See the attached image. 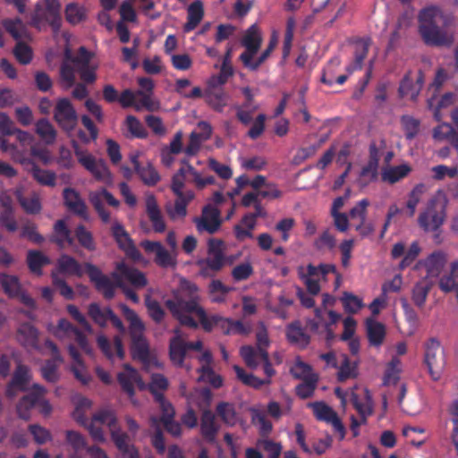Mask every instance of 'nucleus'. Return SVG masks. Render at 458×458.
<instances>
[{"mask_svg":"<svg viewBox=\"0 0 458 458\" xmlns=\"http://www.w3.org/2000/svg\"><path fill=\"white\" fill-rule=\"evenodd\" d=\"M63 360H57L55 358L47 360L41 368L42 377L45 380L51 383H55L59 379L58 367Z\"/></svg>","mask_w":458,"mask_h":458,"instance_id":"obj_52","label":"nucleus"},{"mask_svg":"<svg viewBox=\"0 0 458 458\" xmlns=\"http://www.w3.org/2000/svg\"><path fill=\"white\" fill-rule=\"evenodd\" d=\"M207 103L217 112H222L227 104V95L222 90H213L206 96Z\"/></svg>","mask_w":458,"mask_h":458,"instance_id":"obj_54","label":"nucleus"},{"mask_svg":"<svg viewBox=\"0 0 458 458\" xmlns=\"http://www.w3.org/2000/svg\"><path fill=\"white\" fill-rule=\"evenodd\" d=\"M240 354L248 367L252 369L258 367L259 360H260L259 349L243 345L240 349Z\"/></svg>","mask_w":458,"mask_h":458,"instance_id":"obj_59","label":"nucleus"},{"mask_svg":"<svg viewBox=\"0 0 458 458\" xmlns=\"http://www.w3.org/2000/svg\"><path fill=\"white\" fill-rule=\"evenodd\" d=\"M286 336L290 343L305 348L310 341V337L301 327L300 321L291 323L286 329Z\"/></svg>","mask_w":458,"mask_h":458,"instance_id":"obj_30","label":"nucleus"},{"mask_svg":"<svg viewBox=\"0 0 458 458\" xmlns=\"http://www.w3.org/2000/svg\"><path fill=\"white\" fill-rule=\"evenodd\" d=\"M165 305L182 326L192 329L200 326L208 333L219 328L224 335H230L231 318L219 314L208 315L200 304L199 288L195 283L182 279L179 288L173 293L171 299L165 301Z\"/></svg>","mask_w":458,"mask_h":458,"instance_id":"obj_1","label":"nucleus"},{"mask_svg":"<svg viewBox=\"0 0 458 458\" xmlns=\"http://www.w3.org/2000/svg\"><path fill=\"white\" fill-rule=\"evenodd\" d=\"M233 369L237 375L238 379L241 380L246 386L259 389L264 385L270 384V379H260L254 376L253 374L247 373L240 366L235 365L233 367Z\"/></svg>","mask_w":458,"mask_h":458,"instance_id":"obj_44","label":"nucleus"},{"mask_svg":"<svg viewBox=\"0 0 458 458\" xmlns=\"http://www.w3.org/2000/svg\"><path fill=\"white\" fill-rule=\"evenodd\" d=\"M291 375L296 379H301L311 377H318L317 373L313 372L312 367L308 363L302 361L300 358H297L294 364L290 369Z\"/></svg>","mask_w":458,"mask_h":458,"instance_id":"obj_48","label":"nucleus"},{"mask_svg":"<svg viewBox=\"0 0 458 458\" xmlns=\"http://www.w3.org/2000/svg\"><path fill=\"white\" fill-rule=\"evenodd\" d=\"M430 289L431 284L426 280L420 281L414 285L411 299L417 307L424 306Z\"/></svg>","mask_w":458,"mask_h":458,"instance_id":"obj_47","label":"nucleus"},{"mask_svg":"<svg viewBox=\"0 0 458 458\" xmlns=\"http://www.w3.org/2000/svg\"><path fill=\"white\" fill-rule=\"evenodd\" d=\"M47 389L38 384H34L31 391L22 396L16 406L18 416L25 420L30 419V411L38 407L44 416H48L52 411V406L46 399Z\"/></svg>","mask_w":458,"mask_h":458,"instance_id":"obj_5","label":"nucleus"},{"mask_svg":"<svg viewBox=\"0 0 458 458\" xmlns=\"http://www.w3.org/2000/svg\"><path fill=\"white\" fill-rule=\"evenodd\" d=\"M313 246L318 251L332 250L336 246V240L330 230L327 229L314 241Z\"/></svg>","mask_w":458,"mask_h":458,"instance_id":"obj_51","label":"nucleus"},{"mask_svg":"<svg viewBox=\"0 0 458 458\" xmlns=\"http://www.w3.org/2000/svg\"><path fill=\"white\" fill-rule=\"evenodd\" d=\"M52 283L59 290V293L66 300H73L75 293L73 289L61 278L55 271L51 273Z\"/></svg>","mask_w":458,"mask_h":458,"instance_id":"obj_63","label":"nucleus"},{"mask_svg":"<svg viewBox=\"0 0 458 458\" xmlns=\"http://www.w3.org/2000/svg\"><path fill=\"white\" fill-rule=\"evenodd\" d=\"M27 263L30 270L38 275H42V267L50 263L47 256L39 250H29L27 254Z\"/></svg>","mask_w":458,"mask_h":458,"instance_id":"obj_37","label":"nucleus"},{"mask_svg":"<svg viewBox=\"0 0 458 458\" xmlns=\"http://www.w3.org/2000/svg\"><path fill=\"white\" fill-rule=\"evenodd\" d=\"M46 8L37 4L31 14L30 24L40 29L44 21L47 22L55 31L60 30L62 25L61 4L59 0H44Z\"/></svg>","mask_w":458,"mask_h":458,"instance_id":"obj_7","label":"nucleus"},{"mask_svg":"<svg viewBox=\"0 0 458 458\" xmlns=\"http://www.w3.org/2000/svg\"><path fill=\"white\" fill-rule=\"evenodd\" d=\"M401 360L398 357L394 356L387 363L386 371L383 377V385L390 386L395 385L400 379L401 373Z\"/></svg>","mask_w":458,"mask_h":458,"instance_id":"obj_40","label":"nucleus"},{"mask_svg":"<svg viewBox=\"0 0 458 458\" xmlns=\"http://www.w3.org/2000/svg\"><path fill=\"white\" fill-rule=\"evenodd\" d=\"M318 379V377L305 378V380L296 386V395L302 400L312 397L317 388Z\"/></svg>","mask_w":458,"mask_h":458,"instance_id":"obj_49","label":"nucleus"},{"mask_svg":"<svg viewBox=\"0 0 458 458\" xmlns=\"http://www.w3.org/2000/svg\"><path fill=\"white\" fill-rule=\"evenodd\" d=\"M341 301L345 312L350 314L357 313L363 307L362 300L353 293L348 292H344L343 293Z\"/></svg>","mask_w":458,"mask_h":458,"instance_id":"obj_55","label":"nucleus"},{"mask_svg":"<svg viewBox=\"0 0 458 458\" xmlns=\"http://www.w3.org/2000/svg\"><path fill=\"white\" fill-rule=\"evenodd\" d=\"M411 171V168L407 164H403L400 165L390 167L386 170L382 174V178L384 181L388 182L390 183H395L401 179L406 177L409 173Z\"/></svg>","mask_w":458,"mask_h":458,"instance_id":"obj_46","label":"nucleus"},{"mask_svg":"<svg viewBox=\"0 0 458 458\" xmlns=\"http://www.w3.org/2000/svg\"><path fill=\"white\" fill-rule=\"evenodd\" d=\"M53 117L57 125L66 133L73 131L78 123V114L72 101L67 98L56 100Z\"/></svg>","mask_w":458,"mask_h":458,"instance_id":"obj_9","label":"nucleus"},{"mask_svg":"<svg viewBox=\"0 0 458 458\" xmlns=\"http://www.w3.org/2000/svg\"><path fill=\"white\" fill-rule=\"evenodd\" d=\"M86 273L89 280L94 284L96 289L102 293L106 300H111L114 297L115 289L124 286L123 283V275L117 270L111 274L112 281L107 276L104 275L102 271L94 264L85 263Z\"/></svg>","mask_w":458,"mask_h":458,"instance_id":"obj_6","label":"nucleus"},{"mask_svg":"<svg viewBox=\"0 0 458 458\" xmlns=\"http://www.w3.org/2000/svg\"><path fill=\"white\" fill-rule=\"evenodd\" d=\"M356 376V364L352 363L349 358L346 355H344L343 361L339 366L337 380L339 382H344L349 378L355 377Z\"/></svg>","mask_w":458,"mask_h":458,"instance_id":"obj_61","label":"nucleus"},{"mask_svg":"<svg viewBox=\"0 0 458 458\" xmlns=\"http://www.w3.org/2000/svg\"><path fill=\"white\" fill-rule=\"evenodd\" d=\"M216 411L225 424L234 426L238 422V415L233 404L221 402L216 405Z\"/></svg>","mask_w":458,"mask_h":458,"instance_id":"obj_41","label":"nucleus"},{"mask_svg":"<svg viewBox=\"0 0 458 458\" xmlns=\"http://www.w3.org/2000/svg\"><path fill=\"white\" fill-rule=\"evenodd\" d=\"M74 237L79 245L89 251H95L97 243L94 239L93 233L87 229V227L80 224L74 229Z\"/></svg>","mask_w":458,"mask_h":458,"instance_id":"obj_34","label":"nucleus"},{"mask_svg":"<svg viewBox=\"0 0 458 458\" xmlns=\"http://www.w3.org/2000/svg\"><path fill=\"white\" fill-rule=\"evenodd\" d=\"M432 178L435 181H442L445 177L455 178L458 176L457 166H447L445 165H437L431 168Z\"/></svg>","mask_w":458,"mask_h":458,"instance_id":"obj_64","label":"nucleus"},{"mask_svg":"<svg viewBox=\"0 0 458 458\" xmlns=\"http://www.w3.org/2000/svg\"><path fill=\"white\" fill-rule=\"evenodd\" d=\"M446 254L442 250L431 253L424 261V267L430 276H438L446 264Z\"/></svg>","mask_w":458,"mask_h":458,"instance_id":"obj_29","label":"nucleus"},{"mask_svg":"<svg viewBox=\"0 0 458 458\" xmlns=\"http://www.w3.org/2000/svg\"><path fill=\"white\" fill-rule=\"evenodd\" d=\"M241 44L245 50L240 55L239 59L245 66L251 58H254L262 44L261 33L256 24L248 28L241 39Z\"/></svg>","mask_w":458,"mask_h":458,"instance_id":"obj_11","label":"nucleus"},{"mask_svg":"<svg viewBox=\"0 0 458 458\" xmlns=\"http://www.w3.org/2000/svg\"><path fill=\"white\" fill-rule=\"evenodd\" d=\"M15 160L19 161L24 168L30 172L39 184L44 186L54 187L56 182V174L55 172L50 170L41 169L31 158L30 157H14Z\"/></svg>","mask_w":458,"mask_h":458,"instance_id":"obj_15","label":"nucleus"},{"mask_svg":"<svg viewBox=\"0 0 458 458\" xmlns=\"http://www.w3.org/2000/svg\"><path fill=\"white\" fill-rule=\"evenodd\" d=\"M38 332L30 323L21 324L17 329L16 338L25 347L36 348L38 345Z\"/></svg>","mask_w":458,"mask_h":458,"instance_id":"obj_27","label":"nucleus"},{"mask_svg":"<svg viewBox=\"0 0 458 458\" xmlns=\"http://www.w3.org/2000/svg\"><path fill=\"white\" fill-rule=\"evenodd\" d=\"M64 203L72 213L82 218H87V206L80 193L73 188H65L63 191Z\"/></svg>","mask_w":458,"mask_h":458,"instance_id":"obj_20","label":"nucleus"},{"mask_svg":"<svg viewBox=\"0 0 458 458\" xmlns=\"http://www.w3.org/2000/svg\"><path fill=\"white\" fill-rule=\"evenodd\" d=\"M233 262L232 259L225 255V242L219 239H210L208 242V256L196 261L199 267V275L203 277H211L219 272L225 263Z\"/></svg>","mask_w":458,"mask_h":458,"instance_id":"obj_4","label":"nucleus"},{"mask_svg":"<svg viewBox=\"0 0 458 458\" xmlns=\"http://www.w3.org/2000/svg\"><path fill=\"white\" fill-rule=\"evenodd\" d=\"M123 369V371L117 374V381L123 391L131 399L135 394L134 385L140 381V376L130 364H124Z\"/></svg>","mask_w":458,"mask_h":458,"instance_id":"obj_21","label":"nucleus"},{"mask_svg":"<svg viewBox=\"0 0 458 458\" xmlns=\"http://www.w3.org/2000/svg\"><path fill=\"white\" fill-rule=\"evenodd\" d=\"M215 414L209 409H204L200 416L199 431L202 437L208 443L215 442L219 431Z\"/></svg>","mask_w":458,"mask_h":458,"instance_id":"obj_19","label":"nucleus"},{"mask_svg":"<svg viewBox=\"0 0 458 458\" xmlns=\"http://www.w3.org/2000/svg\"><path fill=\"white\" fill-rule=\"evenodd\" d=\"M56 272L81 278L86 272L85 263L82 265L75 258L62 254L56 261Z\"/></svg>","mask_w":458,"mask_h":458,"instance_id":"obj_18","label":"nucleus"},{"mask_svg":"<svg viewBox=\"0 0 458 458\" xmlns=\"http://www.w3.org/2000/svg\"><path fill=\"white\" fill-rule=\"evenodd\" d=\"M454 94L448 92L444 94L439 99L436 97L428 99V107L433 112L434 118L437 121L442 119L441 109L454 104Z\"/></svg>","mask_w":458,"mask_h":458,"instance_id":"obj_32","label":"nucleus"},{"mask_svg":"<svg viewBox=\"0 0 458 458\" xmlns=\"http://www.w3.org/2000/svg\"><path fill=\"white\" fill-rule=\"evenodd\" d=\"M445 216V205L431 199L420 214L418 224L425 232H437L444 224Z\"/></svg>","mask_w":458,"mask_h":458,"instance_id":"obj_10","label":"nucleus"},{"mask_svg":"<svg viewBox=\"0 0 458 458\" xmlns=\"http://www.w3.org/2000/svg\"><path fill=\"white\" fill-rule=\"evenodd\" d=\"M3 26L5 30L16 40H20L27 36V30L23 21L20 18L5 19L3 21Z\"/></svg>","mask_w":458,"mask_h":458,"instance_id":"obj_42","label":"nucleus"},{"mask_svg":"<svg viewBox=\"0 0 458 458\" xmlns=\"http://www.w3.org/2000/svg\"><path fill=\"white\" fill-rule=\"evenodd\" d=\"M118 270L127 281H129L136 288H143L147 285L148 280L141 271L120 262L116 265Z\"/></svg>","mask_w":458,"mask_h":458,"instance_id":"obj_25","label":"nucleus"},{"mask_svg":"<svg viewBox=\"0 0 458 458\" xmlns=\"http://www.w3.org/2000/svg\"><path fill=\"white\" fill-rule=\"evenodd\" d=\"M136 173L142 182L148 186H154L160 181L157 171L150 164H148L146 166H140Z\"/></svg>","mask_w":458,"mask_h":458,"instance_id":"obj_56","label":"nucleus"},{"mask_svg":"<svg viewBox=\"0 0 458 458\" xmlns=\"http://www.w3.org/2000/svg\"><path fill=\"white\" fill-rule=\"evenodd\" d=\"M419 31L428 46L449 47L454 42V36L441 28L446 25L442 11L437 6L423 8L419 13Z\"/></svg>","mask_w":458,"mask_h":458,"instance_id":"obj_2","label":"nucleus"},{"mask_svg":"<svg viewBox=\"0 0 458 458\" xmlns=\"http://www.w3.org/2000/svg\"><path fill=\"white\" fill-rule=\"evenodd\" d=\"M88 313L92 320L100 327L106 326L108 321L107 308L102 310L98 303L93 302L89 305Z\"/></svg>","mask_w":458,"mask_h":458,"instance_id":"obj_60","label":"nucleus"},{"mask_svg":"<svg viewBox=\"0 0 458 458\" xmlns=\"http://www.w3.org/2000/svg\"><path fill=\"white\" fill-rule=\"evenodd\" d=\"M87 9L78 4L70 3L66 4L64 9V17L68 23L71 25L80 24L87 20Z\"/></svg>","mask_w":458,"mask_h":458,"instance_id":"obj_33","label":"nucleus"},{"mask_svg":"<svg viewBox=\"0 0 458 458\" xmlns=\"http://www.w3.org/2000/svg\"><path fill=\"white\" fill-rule=\"evenodd\" d=\"M89 201L98 214L101 221L105 224L109 223L110 214L105 208L103 202L106 201L108 205L114 208H117L120 205L119 200L116 199L111 192L104 188L99 191L91 192L89 195Z\"/></svg>","mask_w":458,"mask_h":458,"instance_id":"obj_14","label":"nucleus"},{"mask_svg":"<svg viewBox=\"0 0 458 458\" xmlns=\"http://www.w3.org/2000/svg\"><path fill=\"white\" fill-rule=\"evenodd\" d=\"M139 100L136 104V110L142 108L153 112L159 108V103L152 98V93H145L143 90H136Z\"/></svg>","mask_w":458,"mask_h":458,"instance_id":"obj_57","label":"nucleus"},{"mask_svg":"<svg viewBox=\"0 0 458 458\" xmlns=\"http://www.w3.org/2000/svg\"><path fill=\"white\" fill-rule=\"evenodd\" d=\"M318 420L331 424L335 432L339 434L340 439L345 437V428L337 413L324 402H315L310 404Z\"/></svg>","mask_w":458,"mask_h":458,"instance_id":"obj_12","label":"nucleus"},{"mask_svg":"<svg viewBox=\"0 0 458 458\" xmlns=\"http://www.w3.org/2000/svg\"><path fill=\"white\" fill-rule=\"evenodd\" d=\"M31 375L28 366L23 364H18L12 380L9 382L6 387V395L9 398H13L16 395V390L21 392L28 391V385L30 381Z\"/></svg>","mask_w":458,"mask_h":458,"instance_id":"obj_16","label":"nucleus"},{"mask_svg":"<svg viewBox=\"0 0 458 458\" xmlns=\"http://www.w3.org/2000/svg\"><path fill=\"white\" fill-rule=\"evenodd\" d=\"M146 212L156 233H163L165 230V223L160 208L154 196H148L146 199Z\"/></svg>","mask_w":458,"mask_h":458,"instance_id":"obj_24","label":"nucleus"},{"mask_svg":"<svg viewBox=\"0 0 458 458\" xmlns=\"http://www.w3.org/2000/svg\"><path fill=\"white\" fill-rule=\"evenodd\" d=\"M50 240L60 248L64 247L65 244L72 245L74 243V238L64 219H59L55 223L54 235Z\"/></svg>","mask_w":458,"mask_h":458,"instance_id":"obj_26","label":"nucleus"},{"mask_svg":"<svg viewBox=\"0 0 458 458\" xmlns=\"http://www.w3.org/2000/svg\"><path fill=\"white\" fill-rule=\"evenodd\" d=\"M174 335L169 342V357L171 361L176 367H183L187 353L186 342L182 339L181 330H174Z\"/></svg>","mask_w":458,"mask_h":458,"instance_id":"obj_17","label":"nucleus"},{"mask_svg":"<svg viewBox=\"0 0 458 458\" xmlns=\"http://www.w3.org/2000/svg\"><path fill=\"white\" fill-rule=\"evenodd\" d=\"M406 140H413L420 132V121L411 115L404 114L400 119Z\"/></svg>","mask_w":458,"mask_h":458,"instance_id":"obj_45","label":"nucleus"},{"mask_svg":"<svg viewBox=\"0 0 458 458\" xmlns=\"http://www.w3.org/2000/svg\"><path fill=\"white\" fill-rule=\"evenodd\" d=\"M257 445L267 454V458H280L282 452L280 443L268 438H262L258 441Z\"/></svg>","mask_w":458,"mask_h":458,"instance_id":"obj_58","label":"nucleus"},{"mask_svg":"<svg viewBox=\"0 0 458 458\" xmlns=\"http://www.w3.org/2000/svg\"><path fill=\"white\" fill-rule=\"evenodd\" d=\"M0 284L4 293L9 297H18L20 295L21 288L17 276L0 274Z\"/></svg>","mask_w":458,"mask_h":458,"instance_id":"obj_43","label":"nucleus"},{"mask_svg":"<svg viewBox=\"0 0 458 458\" xmlns=\"http://www.w3.org/2000/svg\"><path fill=\"white\" fill-rule=\"evenodd\" d=\"M119 308L130 323V335L131 338V351L133 359L146 362L149 359V347L147 339L144 336L145 327L137 313L124 303H121Z\"/></svg>","mask_w":458,"mask_h":458,"instance_id":"obj_3","label":"nucleus"},{"mask_svg":"<svg viewBox=\"0 0 458 458\" xmlns=\"http://www.w3.org/2000/svg\"><path fill=\"white\" fill-rule=\"evenodd\" d=\"M36 132L46 144H53L56 139V131L52 123L46 118L36 123Z\"/></svg>","mask_w":458,"mask_h":458,"instance_id":"obj_39","label":"nucleus"},{"mask_svg":"<svg viewBox=\"0 0 458 458\" xmlns=\"http://www.w3.org/2000/svg\"><path fill=\"white\" fill-rule=\"evenodd\" d=\"M16 198L27 214H38L42 209L40 199L37 193H32L30 196H24L21 192H18Z\"/></svg>","mask_w":458,"mask_h":458,"instance_id":"obj_38","label":"nucleus"},{"mask_svg":"<svg viewBox=\"0 0 458 458\" xmlns=\"http://www.w3.org/2000/svg\"><path fill=\"white\" fill-rule=\"evenodd\" d=\"M367 338L370 346L378 348L380 347L386 338V326L373 318L366 320Z\"/></svg>","mask_w":458,"mask_h":458,"instance_id":"obj_22","label":"nucleus"},{"mask_svg":"<svg viewBox=\"0 0 458 458\" xmlns=\"http://www.w3.org/2000/svg\"><path fill=\"white\" fill-rule=\"evenodd\" d=\"M334 274L335 276V288L339 287L341 282V275L337 272L336 267L333 264H319L318 266H314L312 264H309L307 266V274L309 276H321L323 279L328 274Z\"/></svg>","mask_w":458,"mask_h":458,"instance_id":"obj_36","label":"nucleus"},{"mask_svg":"<svg viewBox=\"0 0 458 458\" xmlns=\"http://www.w3.org/2000/svg\"><path fill=\"white\" fill-rule=\"evenodd\" d=\"M436 141H448L454 148L458 150V131L446 123H443L434 128L432 133Z\"/></svg>","mask_w":458,"mask_h":458,"instance_id":"obj_28","label":"nucleus"},{"mask_svg":"<svg viewBox=\"0 0 458 458\" xmlns=\"http://www.w3.org/2000/svg\"><path fill=\"white\" fill-rule=\"evenodd\" d=\"M112 235L116 242L118 247L123 250L132 243V240L124 229L123 225L115 221L111 227Z\"/></svg>","mask_w":458,"mask_h":458,"instance_id":"obj_50","label":"nucleus"},{"mask_svg":"<svg viewBox=\"0 0 458 458\" xmlns=\"http://www.w3.org/2000/svg\"><path fill=\"white\" fill-rule=\"evenodd\" d=\"M111 437L116 448L125 458H140L138 449L134 445L130 444L129 436L119 430L111 429Z\"/></svg>","mask_w":458,"mask_h":458,"instance_id":"obj_23","label":"nucleus"},{"mask_svg":"<svg viewBox=\"0 0 458 458\" xmlns=\"http://www.w3.org/2000/svg\"><path fill=\"white\" fill-rule=\"evenodd\" d=\"M187 22L184 25V30L189 32L193 30L202 21L204 17V7L201 0L192 2L187 10Z\"/></svg>","mask_w":458,"mask_h":458,"instance_id":"obj_31","label":"nucleus"},{"mask_svg":"<svg viewBox=\"0 0 458 458\" xmlns=\"http://www.w3.org/2000/svg\"><path fill=\"white\" fill-rule=\"evenodd\" d=\"M371 45L370 38H359L355 41L354 62L352 70H360Z\"/></svg>","mask_w":458,"mask_h":458,"instance_id":"obj_35","label":"nucleus"},{"mask_svg":"<svg viewBox=\"0 0 458 458\" xmlns=\"http://www.w3.org/2000/svg\"><path fill=\"white\" fill-rule=\"evenodd\" d=\"M145 306L149 317L155 323L159 324L164 320L165 310L157 300L151 299L148 295L146 296Z\"/></svg>","mask_w":458,"mask_h":458,"instance_id":"obj_53","label":"nucleus"},{"mask_svg":"<svg viewBox=\"0 0 458 458\" xmlns=\"http://www.w3.org/2000/svg\"><path fill=\"white\" fill-rule=\"evenodd\" d=\"M220 210L208 204L202 208V214L200 217H195L193 219L197 230L201 232H208L210 234L215 233L218 231L221 225Z\"/></svg>","mask_w":458,"mask_h":458,"instance_id":"obj_13","label":"nucleus"},{"mask_svg":"<svg viewBox=\"0 0 458 458\" xmlns=\"http://www.w3.org/2000/svg\"><path fill=\"white\" fill-rule=\"evenodd\" d=\"M424 363L434 381L440 378L445 365V350L436 337L429 338L424 344Z\"/></svg>","mask_w":458,"mask_h":458,"instance_id":"obj_8","label":"nucleus"},{"mask_svg":"<svg viewBox=\"0 0 458 458\" xmlns=\"http://www.w3.org/2000/svg\"><path fill=\"white\" fill-rule=\"evenodd\" d=\"M167 387L168 380L164 375L158 373L152 375L148 390L153 394L154 399H156L158 394H164L162 392L166 390Z\"/></svg>","mask_w":458,"mask_h":458,"instance_id":"obj_62","label":"nucleus"}]
</instances>
